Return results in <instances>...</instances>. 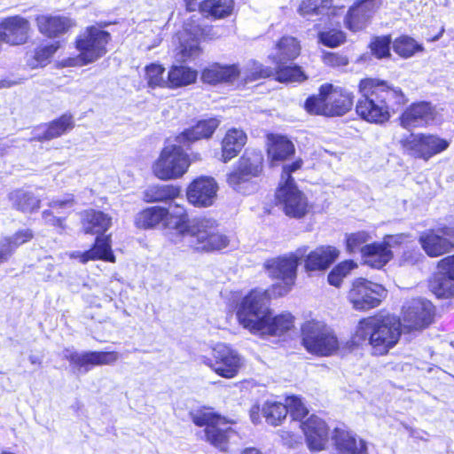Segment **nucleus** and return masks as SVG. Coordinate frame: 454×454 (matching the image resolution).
<instances>
[{
    "mask_svg": "<svg viewBox=\"0 0 454 454\" xmlns=\"http://www.w3.org/2000/svg\"><path fill=\"white\" fill-rule=\"evenodd\" d=\"M307 247L294 252L265 261L263 267L268 276L279 282L269 290L254 289L246 295L237 311L239 324L252 333L281 336L294 326V317L290 313L274 316L269 307L271 297L288 294L294 285L297 267L306 254Z\"/></svg>",
    "mask_w": 454,
    "mask_h": 454,
    "instance_id": "obj_1",
    "label": "nucleus"
},
{
    "mask_svg": "<svg viewBox=\"0 0 454 454\" xmlns=\"http://www.w3.org/2000/svg\"><path fill=\"white\" fill-rule=\"evenodd\" d=\"M169 224L181 241L197 251L221 250L229 244L228 237L219 231L215 219L200 217L190 221L185 209L177 205L170 215Z\"/></svg>",
    "mask_w": 454,
    "mask_h": 454,
    "instance_id": "obj_2",
    "label": "nucleus"
},
{
    "mask_svg": "<svg viewBox=\"0 0 454 454\" xmlns=\"http://www.w3.org/2000/svg\"><path fill=\"white\" fill-rule=\"evenodd\" d=\"M401 323L395 317H370L359 321L352 340L356 345L367 343L375 356L386 355L398 342Z\"/></svg>",
    "mask_w": 454,
    "mask_h": 454,
    "instance_id": "obj_3",
    "label": "nucleus"
},
{
    "mask_svg": "<svg viewBox=\"0 0 454 454\" xmlns=\"http://www.w3.org/2000/svg\"><path fill=\"white\" fill-rule=\"evenodd\" d=\"M358 90L362 98L356 105V114H388L392 98H396L397 103L403 102L401 89L393 88L387 81L379 78L361 79Z\"/></svg>",
    "mask_w": 454,
    "mask_h": 454,
    "instance_id": "obj_4",
    "label": "nucleus"
},
{
    "mask_svg": "<svg viewBox=\"0 0 454 454\" xmlns=\"http://www.w3.org/2000/svg\"><path fill=\"white\" fill-rule=\"evenodd\" d=\"M111 39L108 32L97 26L87 27L76 36L74 44L79 52L74 57H69L60 61L67 67H82L93 63L107 52L106 45Z\"/></svg>",
    "mask_w": 454,
    "mask_h": 454,
    "instance_id": "obj_5",
    "label": "nucleus"
},
{
    "mask_svg": "<svg viewBox=\"0 0 454 454\" xmlns=\"http://www.w3.org/2000/svg\"><path fill=\"white\" fill-rule=\"evenodd\" d=\"M185 144L166 145L153 165L154 176L164 181L181 178L189 169L191 160L184 152Z\"/></svg>",
    "mask_w": 454,
    "mask_h": 454,
    "instance_id": "obj_6",
    "label": "nucleus"
},
{
    "mask_svg": "<svg viewBox=\"0 0 454 454\" xmlns=\"http://www.w3.org/2000/svg\"><path fill=\"white\" fill-rule=\"evenodd\" d=\"M190 416L195 425L206 427L205 438L211 445L220 450H226L229 439L234 434L229 425L230 421L209 409L192 411Z\"/></svg>",
    "mask_w": 454,
    "mask_h": 454,
    "instance_id": "obj_7",
    "label": "nucleus"
},
{
    "mask_svg": "<svg viewBox=\"0 0 454 454\" xmlns=\"http://www.w3.org/2000/svg\"><path fill=\"white\" fill-rule=\"evenodd\" d=\"M184 31L192 37L180 42L176 55L182 62H186L199 57L202 53L200 41H211L217 38L215 26L199 23V18L190 17L184 23Z\"/></svg>",
    "mask_w": 454,
    "mask_h": 454,
    "instance_id": "obj_8",
    "label": "nucleus"
},
{
    "mask_svg": "<svg viewBox=\"0 0 454 454\" xmlns=\"http://www.w3.org/2000/svg\"><path fill=\"white\" fill-rule=\"evenodd\" d=\"M302 343L309 353L328 356L340 348L334 333L320 322H308L302 327Z\"/></svg>",
    "mask_w": 454,
    "mask_h": 454,
    "instance_id": "obj_9",
    "label": "nucleus"
},
{
    "mask_svg": "<svg viewBox=\"0 0 454 454\" xmlns=\"http://www.w3.org/2000/svg\"><path fill=\"white\" fill-rule=\"evenodd\" d=\"M200 361L217 375L225 379L236 377L243 366L242 356L223 343L216 344L212 349L211 356H202Z\"/></svg>",
    "mask_w": 454,
    "mask_h": 454,
    "instance_id": "obj_10",
    "label": "nucleus"
},
{
    "mask_svg": "<svg viewBox=\"0 0 454 454\" xmlns=\"http://www.w3.org/2000/svg\"><path fill=\"white\" fill-rule=\"evenodd\" d=\"M387 296V290L377 283L357 278L348 292V299L356 310H368L378 307Z\"/></svg>",
    "mask_w": 454,
    "mask_h": 454,
    "instance_id": "obj_11",
    "label": "nucleus"
},
{
    "mask_svg": "<svg viewBox=\"0 0 454 454\" xmlns=\"http://www.w3.org/2000/svg\"><path fill=\"white\" fill-rule=\"evenodd\" d=\"M403 152L415 158L429 160L445 151L450 143L434 135L411 134L400 140Z\"/></svg>",
    "mask_w": 454,
    "mask_h": 454,
    "instance_id": "obj_12",
    "label": "nucleus"
},
{
    "mask_svg": "<svg viewBox=\"0 0 454 454\" xmlns=\"http://www.w3.org/2000/svg\"><path fill=\"white\" fill-rule=\"evenodd\" d=\"M278 205L290 217L301 218L309 211V202L305 194L296 184H279L276 191Z\"/></svg>",
    "mask_w": 454,
    "mask_h": 454,
    "instance_id": "obj_13",
    "label": "nucleus"
},
{
    "mask_svg": "<svg viewBox=\"0 0 454 454\" xmlns=\"http://www.w3.org/2000/svg\"><path fill=\"white\" fill-rule=\"evenodd\" d=\"M263 155L261 151L246 150L238 161L237 168L228 175L227 182L239 191V185L262 171Z\"/></svg>",
    "mask_w": 454,
    "mask_h": 454,
    "instance_id": "obj_14",
    "label": "nucleus"
},
{
    "mask_svg": "<svg viewBox=\"0 0 454 454\" xmlns=\"http://www.w3.org/2000/svg\"><path fill=\"white\" fill-rule=\"evenodd\" d=\"M419 243L430 257H437L454 249V227L428 230L419 237Z\"/></svg>",
    "mask_w": 454,
    "mask_h": 454,
    "instance_id": "obj_15",
    "label": "nucleus"
},
{
    "mask_svg": "<svg viewBox=\"0 0 454 454\" xmlns=\"http://www.w3.org/2000/svg\"><path fill=\"white\" fill-rule=\"evenodd\" d=\"M240 75L241 67L239 63L226 64L214 61L200 70V81L212 86L233 84Z\"/></svg>",
    "mask_w": 454,
    "mask_h": 454,
    "instance_id": "obj_16",
    "label": "nucleus"
},
{
    "mask_svg": "<svg viewBox=\"0 0 454 454\" xmlns=\"http://www.w3.org/2000/svg\"><path fill=\"white\" fill-rule=\"evenodd\" d=\"M434 306L427 300L415 299L403 307V327L409 330H419L432 322Z\"/></svg>",
    "mask_w": 454,
    "mask_h": 454,
    "instance_id": "obj_17",
    "label": "nucleus"
},
{
    "mask_svg": "<svg viewBox=\"0 0 454 454\" xmlns=\"http://www.w3.org/2000/svg\"><path fill=\"white\" fill-rule=\"evenodd\" d=\"M380 5V0H356L344 17L345 27L355 33L364 29Z\"/></svg>",
    "mask_w": 454,
    "mask_h": 454,
    "instance_id": "obj_18",
    "label": "nucleus"
},
{
    "mask_svg": "<svg viewBox=\"0 0 454 454\" xmlns=\"http://www.w3.org/2000/svg\"><path fill=\"white\" fill-rule=\"evenodd\" d=\"M217 190L218 185L213 177L200 176L187 187V200L195 207H210L215 202Z\"/></svg>",
    "mask_w": 454,
    "mask_h": 454,
    "instance_id": "obj_19",
    "label": "nucleus"
},
{
    "mask_svg": "<svg viewBox=\"0 0 454 454\" xmlns=\"http://www.w3.org/2000/svg\"><path fill=\"white\" fill-rule=\"evenodd\" d=\"M64 357L71 364L84 368L85 372L95 365H109L114 364L121 356L119 353L111 352H83L78 353L73 349L66 348L63 352Z\"/></svg>",
    "mask_w": 454,
    "mask_h": 454,
    "instance_id": "obj_20",
    "label": "nucleus"
},
{
    "mask_svg": "<svg viewBox=\"0 0 454 454\" xmlns=\"http://www.w3.org/2000/svg\"><path fill=\"white\" fill-rule=\"evenodd\" d=\"M301 427L311 450L318 451L325 449L328 441V427L323 419L311 415Z\"/></svg>",
    "mask_w": 454,
    "mask_h": 454,
    "instance_id": "obj_21",
    "label": "nucleus"
},
{
    "mask_svg": "<svg viewBox=\"0 0 454 454\" xmlns=\"http://www.w3.org/2000/svg\"><path fill=\"white\" fill-rule=\"evenodd\" d=\"M4 32L0 33L1 41L18 45L25 43L30 30L29 21L20 16L9 17L2 21Z\"/></svg>",
    "mask_w": 454,
    "mask_h": 454,
    "instance_id": "obj_22",
    "label": "nucleus"
},
{
    "mask_svg": "<svg viewBox=\"0 0 454 454\" xmlns=\"http://www.w3.org/2000/svg\"><path fill=\"white\" fill-rule=\"evenodd\" d=\"M72 259H78L82 263L89 261L104 260L111 262H115V257L111 249V239L109 236H98L93 247L85 252L73 251L68 254Z\"/></svg>",
    "mask_w": 454,
    "mask_h": 454,
    "instance_id": "obj_23",
    "label": "nucleus"
},
{
    "mask_svg": "<svg viewBox=\"0 0 454 454\" xmlns=\"http://www.w3.org/2000/svg\"><path fill=\"white\" fill-rule=\"evenodd\" d=\"M38 30L48 37H57L75 26L73 20L66 16L42 14L35 18Z\"/></svg>",
    "mask_w": 454,
    "mask_h": 454,
    "instance_id": "obj_24",
    "label": "nucleus"
},
{
    "mask_svg": "<svg viewBox=\"0 0 454 454\" xmlns=\"http://www.w3.org/2000/svg\"><path fill=\"white\" fill-rule=\"evenodd\" d=\"M308 252V249L306 250ZM339 251L331 246L319 247L315 250L306 253L304 268L306 271L324 270L327 269L338 257Z\"/></svg>",
    "mask_w": 454,
    "mask_h": 454,
    "instance_id": "obj_25",
    "label": "nucleus"
},
{
    "mask_svg": "<svg viewBox=\"0 0 454 454\" xmlns=\"http://www.w3.org/2000/svg\"><path fill=\"white\" fill-rule=\"evenodd\" d=\"M332 439L339 454H367L365 442L350 432L335 429Z\"/></svg>",
    "mask_w": 454,
    "mask_h": 454,
    "instance_id": "obj_26",
    "label": "nucleus"
},
{
    "mask_svg": "<svg viewBox=\"0 0 454 454\" xmlns=\"http://www.w3.org/2000/svg\"><path fill=\"white\" fill-rule=\"evenodd\" d=\"M235 10L234 0H201L200 13L209 20H219L231 17Z\"/></svg>",
    "mask_w": 454,
    "mask_h": 454,
    "instance_id": "obj_27",
    "label": "nucleus"
},
{
    "mask_svg": "<svg viewBox=\"0 0 454 454\" xmlns=\"http://www.w3.org/2000/svg\"><path fill=\"white\" fill-rule=\"evenodd\" d=\"M334 91L332 83L325 82L319 86L318 93L309 95L303 104V109L308 114H328L331 95Z\"/></svg>",
    "mask_w": 454,
    "mask_h": 454,
    "instance_id": "obj_28",
    "label": "nucleus"
},
{
    "mask_svg": "<svg viewBox=\"0 0 454 454\" xmlns=\"http://www.w3.org/2000/svg\"><path fill=\"white\" fill-rule=\"evenodd\" d=\"M247 140L246 132L241 129L231 128L226 131L222 141V159L227 162L236 157Z\"/></svg>",
    "mask_w": 454,
    "mask_h": 454,
    "instance_id": "obj_29",
    "label": "nucleus"
},
{
    "mask_svg": "<svg viewBox=\"0 0 454 454\" xmlns=\"http://www.w3.org/2000/svg\"><path fill=\"white\" fill-rule=\"evenodd\" d=\"M268 155L272 162L282 161L294 153V144L285 136L269 134L267 136Z\"/></svg>",
    "mask_w": 454,
    "mask_h": 454,
    "instance_id": "obj_30",
    "label": "nucleus"
},
{
    "mask_svg": "<svg viewBox=\"0 0 454 454\" xmlns=\"http://www.w3.org/2000/svg\"><path fill=\"white\" fill-rule=\"evenodd\" d=\"M219 124L220 121L214 117L200 121L192 128L184 130L177 136L176 140L180 144H185L186 142H192L201 138H208L213 135Z\"/></svg>",
    "mask_w": 454,
    "mask_h": 454,
    "instance_id": "obj_31",
    "label": "nucleus"
},
{
    "mask_svg": "<svg viewBox=\"0 0 454 454\" xmlns=\"http://www.w3.org/2000/svg\"><path fill=\"white\" fill-rule=\"evenodd\" d=\"M72 115H61L48 125L37 127L34 132V138L37 140H50L59 137L73 128Z\"/></svg>",
    "mask_w": 454,
    "mask_h": 454,
    "instance_id": "obj_32",
    "label": "nucleus"
},
{
    "mask_svg": "<svg viewBox=\"0 0 454 454\" xmlns=\"http://www.w3.org/2000/svg\"><path fill=\"white\" fill-rule=\"evenodd\" d=\"M361 254L364 263L375 269L382 268L392 258L391 250L381 243L365 245Z\"/></svg>",
    "mask_w": 454,
    "mask_h": 454,
    "instance_id": "obj_33",
    "label": "nucleus"
},
{
    "mask_svg": "<svg viewBox=\"0 0 454 454\" xmlns=\"http://www.w3.org/2000/svg\"><path fill=\"white\" fill-rule=\"evenodd\" d=\"M198 77V72L186 66L173 65L169 67L166 87L169 89H177L194 83Z\"/></svg>",
    "mask_w": 454,
    "mask_h": 454,
    "instance_id": "obj_34",
    "label": "nucleus"
},
{
    "mask_svg": "<svg viewBox=\"0 0 454 454\" xmlns=\"http://www.w3.org/2000/svg\"><path fill=\"white\" fill-rule=\"evenodd\" d=\"M82 230L87 234H100L105 232L112 224L111 218L105 213L95 210L84 212Z\"/></svg>",
    "mask_w": 454,
    "mask_h": 454,
    "instance_id": "obj_35",
    "label": "nucleus"
},
{
    "mask_svg": "<svg viewBox=\"0 0 454 454\" xmlns=\"http://www.w3.org/2000/svg\"><path fill=\"white\" fill-rule=\"evenodd\" d=\"M333 2L334 0H301L297 12L305 19H309L313 16L328 15L330 13L333 14L332 11L336 9Z\"/></svg>",
    "mask_w": 454,
    "mask_h": 454,
    "instance_id": "obj_36",
    "label": "nucleus"
},
{
    "mask_svg": "<svg viewBox=\"0 0 454 454\" xmlns=\"http://www.w3.org/2000/svg\"><path fill=\"white\" fill-rule=\"evenodd\" d=\"M8 198L12 207L23 213L36 211L41 204V200L36 196L22 189L10 192Z\"/></svg>",
    "mask_w": 454,
    "mask_h": 454,
    "instance_id": "obj_37",
    "label": "nucleus"
},
{
    "mask_svg": "<svg viewBox=\"0 0 454 454\" xmlns=\"http://www.w3.org/2000/svg\"><path fill=\"white\" fill-rule=\"evenodd\" d=\"M181 188L176 184H154L144 192V200L153 202H167L180 197Z\"/></svg>",
    "mask_w": 454,
    "mask_h": 454,
    "instance_id": "obj_38",
    "label": "nucleus"
},
{
    "mask_svg": "<svg viewBox=\"0 0 454 454\" xmlns=\"http://www.w3.org/2000/svg\"><path fill=\"white\" fill-rule=\"evenodd\" d=\"M59 43L55 42L44 45H40L33 52L26 55V62L31 68L45 67L51 57L59 48Z\"/></svg>",
    "mask_w": 454,
    "mask_h": 454,
    "instance_id": "obj_39",
    "label": "nucleus"
},
{
    "mask_svg": "<svg viewBox=\"0 0 454 454\" xmlns=\"http://www.w3.org/2000/svg\"><path fill=\"white\" fill-rule=\"evenodd\" d=\"M392 47L394 52L404 59L424 51V46L408 35H401L392 40Z\"/></svg>",
    "mask_w": 454,
    "mask_h": 454,
    "instance_id": "obj_40",
    "label": "nucleus"
},
{
    "mask_svg": "<svg viewBox=\"0 0 454 454\" xmlns=\"http://www.w3.org/2000/svg\"><path fill=\"white\" fill-rule=\"evenodd\" d=\"M277 55L279 61L287 62L293 61L301 53V45L299 41L291 35H283L280 37L275 46Z\"/></svg>",
    "mask_w": 454,
    "mask_h": 454,
    "instance_id": "obj_41",
    "label": "nucleus"
},
{
    "mask_svg": "<svg viewBox=\"0 0 454 454\" xmlns=\"http://www.w3.org/2000/svg\"><path fill=\"white\" fill-rule=\"evenodd\" d=\"M274 80L278 82H299L308 80L307 74L298 65L286 66L278 65L274 70Z\"/></svg>",
    "mask_w": 454,
    "mask_h": 454,
    "instance_id": "obj_42",
    "label": "nucleus"
},
{
    "mask_svg": "<svg viewBox=\"0 0 454 454\" xmlns=\"http://www.w3.org/2000/svg\"><path fill=\"white\" fill-rule=\"evenodd\" d=\"M262 412L266 422L272 426L279 425L287 415V410L284 403L276 401L265 402Z\"/></svg>",
    "mask_w": 454,
    "mask_h": 454,
    "instance_id": "obj_43",
    "label": "nucleus"
},
{
    "mask_svg": "<svg viewBox=\"0 0 454 454\" xmlns=\"http://www.w3.org/2000/svg\"><path fill=\"white\" fill-rule=\"evenodd\" d=\"M391 35L373 36L368 45L370 53L377 59H389L391 57Z\"/></svg>",
    "mask_w": 454,
    "mask_h": 454,
    "instance_id": "obj_44",
    "label": "nucleus"
},
{
    "mask_svg": "<svg viewBox=\"0 0 454 454\" xmlns=\"http://www.w3.org/2000/svg\"><path fill=\"white\" fill-rule=\"evenodd\" d=\"M431 289L439 298L454 296V278L438 272L431 283Z\"/></svg>",
    "mask_w": 454,
    "mask_h": 454,
    "instance_id": "obj_45",
    "label": "nucleus"
},
{
    "mask_svg": "<svg viewBox=\"0 0 454 454\" xmlns=\"http://www.w3.org/2000/svg\"><path fill=\"white\" fill-rule=\"evenodd\" d=\"M318 43L328 48H336L347 41L346 33L340 28L331 27L317 34Z\"/></svg>",
    "mask_w": 454,
    "mask_h": 454,
    "instance_id": "obj_46",
    "label": "nucleus"
},
{
    "mask_svg": "<svg viewBox=\"0 0 454 454\" xmlns=\"http://www.w3.org/2000/svg\"><path fill=\"white\" fill-rule=\"evenodd\" d=\"M147 84L151 88L166 87L165 68L159 64H150L145 68Z\"/></svg>",
    "mask_w": 454,
    "mask_h": 454,
    "instance_id": "obj_47",
    "label": "nucleus"
},
{
    "mask_svg": "<svg viewBox=\"0 0 454 454\" xmlns=\"http://www.w3.org/2000/svg\"><path fill=\"white\" fill-rule=\"evenodd\" d=\"M354 105L353 96L346 93H340L333 99L329 106L328 114H347Z\"/></svg>",
    "mask_w": 454,
    "mask_h": 454,
    "instance_id": "obj_48",
    "label": "nucleus"
},
{
    "mask_svg": "<svg viewBox=\"0 0 454 454\" xmlns=\"http://www.w3.org/2000/svg\"><path fill=\"white\" fill-rule=\"evenodd\" d=\"M284 405L286 407L287 413H290L291 417L295 420L301 421L309 413L307 407L301 398L297 396L286 397Z\"/></svg>",
    "mask_w": 454,
    "mask_h": 454,
    "instance_id": "obj_49",
    "label": "nucleus"
},
{
    "mask_svg": "<svg viewBox=\"0 0 454 454\" xmlns=\"http://www.w3.org/2000/svg\"><path fill=\"white\" fill-rule=\"evenodd\" d=\"M167 215V209L161 207L154 206L144 208V228L154 227L159 224Z\"/></svg>",
    "mask_w": 454,
    "mask_h": 454,
    "instance_id": "obj_50",
    "label": "nucleus"
},
{
    "mask_svg": "<svg viewBox=\"0 0 454 454\" xmlns=\"http://www.w3.org/2000/svg\"><path fill=\"white\" fill-rule=\"evenodd\" d=\"M274 70L270 67L260 63H254L245 77L246 82H255L260 79H267L274 76Z\"/></svg>",
    "mask_w": 454,
    "mask_h": 454,
    "instance_id": "obj_51",
    "label": "nucleus"
},
{
    "mask_svg": "<svg viewBox=\"0 0 454 454\" xmlns=\"http://www.w3.org/2000/svg\"><path fill=\"white\" fill-rule=\"evenodd\" d=\"M371 239L370 235L366 231H358L346 236L347 250L350 253L360 251L365 244Z\"/></svg>",
    "mask_w": 454,
    "mask_h": 454,
    "instance_id": "obj_52",
    "label": "nucleus"
},
{
    "mask_svg": "<svg viewBox=\"0 0 454 454\" xmlns=\"http://www.w3.org/2000/svg\"><path fill=\"white\" fill-rule=\"evenodd\" d=\"M302 165L301 160H297L291 164L285 165L283 167L281 179L279 184H295L294 179L292 177V173L300 169Z\"/></svg>",
    "mask_w": 454,
    "mask_h": 454,
    "instance_id": "obj_53",
    "label": "nucleus"
},
{
    "mask_svg": "<svg viewBox=\"0 0 454 454\" xmlns=\"http://www.w3.org/2000/svg\"><path fill=\"white\" fill-rule=\"evenodd\" d=\"M34 237L33 232L29 229H25L17 231L12 237L9 238L11 239V245L15 250L20 245L29 241Z\"/></svg>",
    "mask_w": 454,
    "mask_h": 454,
    "instance_id": "obj_54",
    "label": "nucleus"
},
{
    "mask_svg": "<svg viewBox=\"0 0 454 454\" xmlns=\"http://www.w3.org/2000/svg\"><path fill=\"white\" fill-rule=\"evenodd\" d=\"M437 269L439 273L454 278V254L441 259L437 263Z\"/></svg>",
    "mask_w": 454,
    "mask_h": 454,
    "instance_id": "obj_55",
    "label": "nucleus"
},
{
    "mask_svg": "<svg viewBox=\"0 0 454 454\" xmlns=\"http://www.w3.org/2000/svg\"><path fill=\"white\" fill-rule=\"evenodd\" d=\"M325 64L331 67L346 66L348 63L347 57L342 56L336 52H326L323 56Z\"/></svg>",
    "mask_w": 454,
    "mask_h": 454,
    "instance_id": "obj_56",
    "label": "nucleus"
},
{
    "mask_svg": "<svg viewBox=\"0 0 454 454\" xmlns=\"http://www.w3.org/2000/svg\"><path fill=\"white\" fill-rule=\"evenodd\" d=\"M42 217L45 224L59 228L61 231L66 229L65 218L53 215L50 210L43 211Z\"/></svg>",
    "mask_w": 454,
    "mask_h": 454,
    "instance_id": "obj_57",
    "label": "nucleus"
},
{
    "mask_svg": "<svg viewBox=\"0 0 454 454\" xmlns=\"http://www.w3.org/2000/svg\"><path fill=\"white\" fill-rule=\"evenodd\" d=\"M424 115H401L399 118L400 124L403 128L410 129L411 128L422 125Z\"/></svg>",
    "mask_w": 454,
    "mask_h": 454,
    "instance_id": "obj_58",
    "label": "nucleus"
},
{
    "mask_svg": "<svg viewBox=\"0 0 454 454\" xmlns=\"http://www.w3.org/2000/svg\"><path fill=\"white\" fill-rule=\"evenodd\" d=\"M433 107L429 102L420 101L412 103L403 114H432Z\"/></svg>",
    "mask_w": 454,
    "mask_h": 454,
    "instance_id": "obj_59",
    "label": "nucleus"
},
{
    "mask_svg": "<svg viewBox=\"0 0 454 454\" xmlns=\"http://www.w3.org/2000/svg\"><path fill=\"white\" fill-rule=\"evenodd\" d=\"M11 239L4 238L0 240V264L6 262L13 253Z\"/></svg>",
    "mask_w": 454,
    "mask_h": 454,
    "instance_id": "obj_60",
    "label": "nucleus"
},
{
    "mask_svg": "<svg viewBox=\"0 0 454 454\" xmlns=\"http://www.w3.org/2000/svg\"><path fill=\"white\" fill-rule=\"evenodd\" d=\"M74 205L73 195H67L63 200H52L49 202V207L51 208H70Z\"/></svg>",
    "mask_w": 454,
    "mask_h": 454,
    "instance_id": "obj_61",
    "label": "nucleus"
},
{
    "mask_svg": "<svg viewBox=\"0 0 454 454\" xmlns=\"http://www.w3.org/2000/svg\"><path fill=\"white\" fill-rule=\"evenodd\" d=\"M356 267V264L349 260L339 263L333 270H335L340 276L345 278Z\"/></svg>",
    "mask_w": 454,
    "mask_h": 454,
    "instance_id": "obj_62",
    "label": "nucleus"
},
{
    "mask_svg": "<svg viewBox=\"0 0 454 454\" xmlns=\"http://www.w3.org/2000/svg\"><path fill=\"white\" fill-rule=\"evenodd\" d=\"M407 238L408 236L404 234L387 236L385 238L384 242L381 244L390 249V247L395 245L403 244L407 239Z\"/></svg>",
    "mask_w": 454,
    "mask_h": 454,
    "instance_id": "obj_63",
    "label": "nucleus"
},
{
    "mask_svg": "<svg viewBox=\"0 0 454 454\" xmlns=\"http://www.w3.org/2000/svg\"><path fill=\"white\" fill-rule=\"evenodd\" d=\"M362 120L375 124H383L389 120L390 115H359Z\"/></svg>",
    "mask_w": 454,
    "mask_h": 454,
    "instance_id": "obj_64",
    "label": "nucleus"
}]
</instances>
